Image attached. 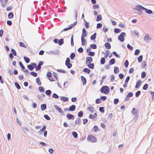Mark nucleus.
Segmentation results:
<instances>
[{
  "label": "nucleus",
  "mask_w": 154,
  "mask_h": 154,
  "mask_svg": "<svg viewBox=\"0 0 154 154\" xmlns=\"http://www.w3.org/2000/svg\"><path fill=\"white\" fill-rule=\"evenodd\" d=\"M109 88L107 86H103L100 89V91L102 93L105 94H108L109 92Z\"/></svg>",
  "instance_id": "1"
},
{
  "label": "nucleus",
  "mask_w": 154,
  "mask_h": 154,
  "mask_svg": "<svg viewBox=\"0 0 154 154\" xmlns=\"http://www.w3.org/2000/svg\"><path fill=\"white\" fill-rule=\"evenodd\" d=\"M126 36V33L125 32H122L118 36V39L121 42H123L125 40L124 37Z\"/></svg>",
  "instance_id": "2"
},
{
  "label": "nucleus",
  "mask_w": 154,
  "mask_h": 154,
  "mask_svg": "<svg viewBox=\"0 0 154 154\" xmlns=\"http://www.w3.org/2000/svg\"><path fill=\"white\" fill-rule=\"evenodd\" d=\"M37 64L35 63H32L30 64L27 65V67L28 69L31 71L33 70L36 67Z\"/></svg>",
  "instance_id": "3"
},
{
  "label": "nucleus",
  "mask_w": 154,
  "mask_h": 154,
  "mask_svg": "<svg viewBox=\"0 0 154 154\" xmlns=\"http://www.w3.org/2000/svg\"><path fill=\"white\" fill-rule=\"evenodd\" d=\"M54 107L55 109L57 110L58 112L60 113L62 115H65V113L60 108H59V106L56 105H54Z\"/></svg>",
  "instance_id": "4"
},
{
  "label": "nucleus",
  "mask_w": 154,
  "mask_h": 154,
  "mask_svg": "<svg viewBox=\"0 0 154 154\" xmlns=\"http://www.w3.org/2000/svg\"><path fill=\"white\" fill-rule=\"evenodd\" d=\"M88 140L91 142H96L97 141V139L94 136L92 135H89L87 138Z\"/></svg>",
  "instance_id": "5"
},
{
  "label": "nucleus",
  "mask_w": 154,
  "mask_h": 154,
  "mask_svg": "<svg viewBox=\"0 0 154 154\" xmlns=\"http://www.w3.org/2000/svg\"><path fill=\"white\" fill-rule=\"evenodd\" d=\"M140 6H141L140 5H138L136 6V7L137 8H136V10L138 11V14H143V12L141 10H143V9H141V8Z\"/></svg>",
  "instance_id": "6"
},
{
  "label": "nucleus",
  "mask_w": 154,
  "mask_h": 154,
  "mask_svg": "<svg viewBox=\"0 0 154 154\" xmlns=\"http://www.w3.org/2000/svg\"><path fill=\"white\" fill-rule=\"evenodd\" d=\"M140 7L141 8V9H143L145 11V12L147 14H150L152 13V11L150 10V9H147L144 7H143L142 6H140Z\"/></svg>",
  "instance_id": "7"
},
{
  "label": "nucleus",
  "mask_w": 154,
  "mask_h": 154,
  "mask_svg": "<svg viewBox=\"0 0 154 154\" xmlns=\"http://www.w3.org/2000/svg\"><path fill=\"white\" fill-rule=\"evenodd\" d=\"M43 64V62L42 61H40L37 66L35 67L36 71H38L41 68V66Z\"/></svg>",
  "instance_id": "8"
},
{
  "label": "nucleus",
  "mask_w": 154,
  "mask_h": 154,
  "mask_svg": "<svg viewBox=\"0 0 154 154\" xmlns=\"http://www.w3.org/2000/svg\"><path fill=\"white\" fill-rule=\"evenodd\" d=\"M93 61L92 58L91 57H86V64L91 63Z\"/></svg>",
  "instance_id": "9"
},
{
  "label": "nucleus",
  "mask_w": 154,
  "mask_h": 154,
  "mask_svg": "<svg viewBox=\"0 0 154 154\" xmlns=\"http://www.w3.org/2000/svg\"><path fill=\"white\" fill-rule=\"evenodd\" d=\"M66 118L68 120L73 119L74 118V116L72 114L68 113L66 115Z\"/></svg>",
  "instance_id": "10"
},
{
  "label": "nucleus",
  "mask_w": 154,
  "mask_h": 154,
  "mask_svg": "<svg viewBox=\"0 0 154 154\" xmlns=\"http://www.w3.org/2000/svg\"><path fill=\"white\" fill-rule=\"evenodd\" d=\"M144 39L146 41H149L151 39V38L149 37V35L148 33L146 34L144 38Z\"/></svg>",
  "instance_id": "11"
},
{
  "label": "nucleus",
  "mask_w": 154,
  "mask_h": 154,
  "mask_svg": "<svg viewBox=\"0 0 154 154\" xmlns=\"http://www.w3.org/2000/svg\"><path fill=\"white\" fill-rule=\"evenodd\" d=\"M141 82L142 81L140 80H139L137 81L136 82V85L135 86V88H139L141 85Z\"/></svg>",
  "instance_id": "12"
},
{
  "label": "nucleus",
  "mask_w": 154,
  "mask_h": 154,
  "mask_svg": "<svg viewBox=\"0 0 154 154\" xmlns=\"http://www.w3.org/2000/svg\"><path fill=\"white\" fill-rule=\"evenodd\" d=\"M81 79L82 82L83 84V85H85L87 82V80L86 78L83 76H81Z\"/></svg>",
  "instance_id": "13"
},
{
  "label": "nucleus",
  "mask_w": 154,
  "mask_h": 154,
  "mask_svg": "<svg viewBox=\"0 0 154 154\" xmlns=\"http://www.w3.org/2000/svg\"><path fill=\"white\" fill-rule=\"evenodd\" d=\"M75 106L74 105H72L69 107V111H73L75 110Z\"/></svg>",
  "instance_id": "14"
},
{
  "label": "nucleus",
  "mask_w": 154,
  "mask_h": 154,
  "mask_svg": "<svg viewBox=\"0 0 154 154\" xmlns=\"http://www.w3.org/2000/svg\"><path fill=\"white\" fill-rule=\"evenodd\" d=\"M88 66V67L91 69H93L94 67V63H89L88 64H86Z\"/></svg>",
  "instance_id": "15"
},
{
  "label": "nucleus",
  "mask_w": 154,
  "mask_h": 154,
  "mask_svg": "<svg viewBox=\"0 0 154 154\" xmlns=\"http://www.w3.org/2000/svg\"><path fill=\"white\" fill-rule=\"evenodd\" d=\"M77 24V22L76 21H75L74 22L73 24H70L68 28L69 29H70L73 28V27L75 26Z\"/></svg>",
  "instance_id": "16"
},
{
  "label": "nucleus",
  "mask_w": 154,
  "mask_h": 154,
  "mask_svg": "<svg viewBox=\"0 0 154 154\" xmlns=\"http://www.w3.org/2000/svg\"><path fill=\"white\" fill-rule=\"evenodd\" d=\"M41 108L42 111L45 110L47 108L46 105L45 104H41Z\"/></svg>",
  "instance_id": "17"
},
{
  "label": "nucleus",
  "mask_w": 154,
  "mask_h": 154,
  "mask_svg": "<svg viewBox=\"0 0 154 154\" xmlns=\"http://www.w3.org/2000/svg\"><path fill=\"white\" fill-rule=\"evenodd\" d=\"M46 128V126L45 125L40 130L39 133L40 134H42L43 132L44 131Z\"/></svg>",
  "instance_id": "18"
},
{
  "label": "nucleus",
  "mask_w": 154,
  "mask_h": 154,
  "mask_svg": "<svg viewBox=\"0 0 154 154\" xmlns=\"http://www.w3.org/2000/svg\"><path fill=\"white\" fill-rule=\"evenodd\" d=\"M81 122V119L79 118L78 117L75 122V125H79Z\"/></svg>",
  "instance_id": "19"
},
{
  "label": "nucleus",
  "mask_w": 154,
  "mask_h": 154,
  "mask_svg": "<svg viewBox=\"0 0 154 154\" xmlns=\"http://www.w3.org/2000/svg\"><path fill=\"white\" fill-rule=\"evenodd\" d=\"M116 62L114 58L111 59L110 60L109 63L110 65H112L114 64Z\"/></svg>",
  "instance_id": "20"
},
{
  "label": "nucleus",
  "mask_w": 154,
  "mask_h": 154,
  "mask_svg": "<svg viewBox=\"0 0 154 154\" xmlns=\"http://www.w3.org/2000/svg\"><path fill=\"white\" fill-rule=\"evenodd\" d=\"M105 46L106 48L107 49H109L111 48L110 44L108 42H106L105 44Z\"/></svg>",
  "instance_id": "21"
},
{
  "label": "nucleus",
  "mask_w": 154,
  "mask_h": 154,
  "mask_svg": "<svg viewBox=\"0 0 154 154\" xmlns=\"http://www.w3.org/2000/svg\"><path fill=\"white\" fill-rule=\"evenodd\" d=\"M60 99L61 100H63L64 102H66L68 100V98L66 97L62 96L61 97Z\"/></svg>",
  "instance_id": "22"
},
{
  "label": "nucleus",
  "mask_w": 154,
  "mask_h": 154,
  "mask_svg": "<svg viewBox=\"0 0 154 154\" xmlns=\"http://www.w3.org/2000/svg\"><path fill=\"white\" fill-rule=\"evenodd\" d=\"M83 20L84 21V23L85 24V25L86 28L87 29H88L89 27V23L87 22L85 19H83Z\"/></svg>",
  "instance_id": "23"
},
{
  "label": "nucleus",
  "mask_w": 154,
  "mask_h": 154,
  "mask_svg": "<svg viewBox=\"0 0 154 154\" xmlns=\"http://www.w3.org/2000/svg\"><path fill=\"white\" fill-rule=\"evenodd\" d=\"M131 113L133 115H135L137 113H138L137 111L135 109V108H134L132 109V111H131Z\"/></svg>",
  "instance_id": "24"
},
{
  "label": "nucleus",
  "mask_w": 154,
  "mask_h": 154,
  "mask_svg": "<svg viewBox=\"0 0 154 154\" xmlns=\"http://www.w3.org/2000/svg\"><path fill=\"white\" fill-rule=\"evenodd\" d=\"M83 71L85 72H87L88 74H89L90 73L91 70L87 68H85L83 70Z\"/></svg>",
  "instance_id": "25"
},
{
  "label": "nucleus",
  "mask_w": 154,
  "mask_h": 154,
  "mask_svg": "<svg viewBox=\"0 0 154 154\" xmlns=\"http://www.w3.org/2000/svg\"><path fill=\"white\" fill-rule=\"evenodd\" d=\"M38 90H39L40 92L41 93L44 92L45 91V89L42 86L39 87L38 88Z\"/></svg>",
  "instance_id": "26"
},
{
  "label": "nucleus",
  "mask_w": 154,
  "mask_h": 154,
  "mask_svg": "<svg viewBox=\"0 0 154 154\" xmlns=\"http://www.w3.org/2000/svg\"><path fill=\"white\" fill-rule=\"evenodd\" d=\"M58 44L59 45H61L64 43V40L63 38H61L59 40Z\"/></svg>",
  "instance_id": "27"
},
{
  "label": "nucleus",
  "mask_w": 154,
  "mask_h": 154,
  "mask_svg": "<svg viewBox=\"0 0 154 154\" xmlns=\"http://www.w3.org/2000/svg\"><path fill=\"white\" fill-rule=\"evenodd\" d=\"M97 33L95 32L91 37V40H93L95 39Z\"/></svg>",
  "instance_id": "28"
},
{
  "label": "nucleus",
  "mask_w": 154,
  "mask_h": 154,
  "mask_svg": "<svg viewBox=\"0 0 154 154\" xmlns=\"http://www.w3.org/2000/svg\"><path fill=\"white\" fill-rule=\"evenodd\" d=\"M52 92L50 90H47L45 91L46 94L48 96H50Z\"/></svg>",
  "instance_id": "29"
},
{
  "label": "nucleus",
  "mask_w": 154,
  "mask_h": 154,
  "mask_svg": "<svg viewBox=\"0 0 154 154\" xmlns=\"http://www.w3.org/2000/svg\"><path fill=\"white\" fill-rule=\"evenodd\" d=\"M119 72V68L117 66H115L114 68V72L115 74H117Z\"/></svg>",
  "instance_id": "30"
},
{
  "label": "nucleus",
  "mask_w": 154,
  "mask_h": 154,
  "mask_svg": "<svg viewBox=\"0 0 154 154\" xmlns=\"http://www.w3.org/2000/svg\"><path fill=\"white\" fill-rule=\"evenodd\" d=\"M24 60L25 61V62L26 63H28L30 61V59L28 57L26 56H25L24 57Z\"/></svg>",
  "instance_id": "31"
},
{
  "label": "nucleus",
  "mask_w": 154,
  "mask_h": 154,
  "mask_svg": "<svg viewBox=\"0 0 154 154\" xmlns=\"http://www.w3.org/2000/svg\"><path fill=\"white\" fill-rule=\"evenodd\" d=\"M82 45H85L86 44V40L85 38H81Z\"/></svg>",
  "instance_id": "32"
},
{
  "label": "nucleus",
  "mask_w": 154,
  "mask_h": 154,
  "mask_svg": "<svg viewBox=\"0 0 154 154\" xmlns=\"http://www.w3.org/2000/svg\"><path fill=\"white\" fill-rule=\"evenodd\" d=\"M106 60L104 57H102L100 60V63L101 64H104Z\"/></svg>",
  "instance_id": "33"
},
{
  "label": "nucleus",
  "mask_w": 154,
  "mask_h": 154,
  "mask_svg": "<svg viewBox=\"0 0 154 154\" xmlns=\"http://www.w3.org/2000/svg\"><path fill=\"white\" fill-rule=\"evenodd\" d=\"M88 110L92 113L94 111V108L93 107L89 106L88 107Z\"/></svg>",
  "instance_id": "34"
},
{
  "label": "nucleus",
  "mask_w": 154,
  "mask_h": 154,
  "mask_svg": "<svg viewBox=\"0 0 154 154\" xmlns=\"http://www.w3.org/2000/svg\"><path fill=\"white\" fill-rule=\"evenodd\" d=\"M36 81L37 84L39 85H41L42 83L39 78H37L36 79Z\"/></svg>",
  "instance_id": "35"
},
{
  "label": "nucleus",
  "mask_w": 154,
  "mask_h": 154,
  "mask_svg": "<svg viewBox=\"0 0 154 154\" xmlns=\"http://www.w3.org/2000/svg\"><path fill=\"white\" fill-rule=\"evenodd\" d=\"M71 45L72 46L74 45V40H73V35H72L71 37Z\"/></svg>",
  "instance_id": "36"
},
{
  "label": "nucleus",
  "mask_w": 154,
  "mask_h": 154,
  "mask_svg": "<svg viewBox=\"0 0 154 154\" xmlns=\"http://www.w3.org/2000/svg\"><path fill=\"white\" fill-rule=\"evenodd\" d=\"M8 16L9 19H11L13 17L14 14L12 12H10L8 14Z\"/></svg>",
  "instance_id": "37"
},
{
  "label": "nucleus",
  "mask_w": 154,
  "mask_h": 154,
  "mask_svg": "<svg viewBox=\"0 0 154 154\" xmlns=\"http://www.w3.org/2000/svg\"><path fill=\"white\" fill-rule=\"evenodd\" d=\"M90 47L91 48H92L94 49H96L97 48V46L96 45L94 44L91 45H90Z\"/></svg>",
  "instance_id": "38"
},
{
  "label": "nucleus",
  "mask_w": 154,
  "mask_h": 154,
  "mask_svg": "<svg viewBox=\"0 0 154 154\" xmlns=\"http://www.w3.org/2000/svg\"><path fill=\"white\" fill-rule=\"evenodd\" d=\"M102 19V16L100 15H99L97 16L96 19V21H99Z\"/></svg>",
  "instance_id": "39"
},
{
  "label": "nucleus",
  "mask_w": 154,
  "mask_h": 154,
  "mask_svg": "<svg viewBox=\"0 0 154 154\" xmlns=\"http://www.w3.org/2000/svg\"><path fill=\"white\" fill-rule=\"evenodd\" d=\"M143 58V56L142 55H140L138 58L137 60L139 63H140L142 61Z\"/></svg>",
  "instance_id": "40"
},
{
  "label": "nucleus",
  "mask_w": 154,
  "mask_h": 154,
  "mask_svg": "<svg viewBox=\"0 0 154 154\" xmlns=\"http://www.w3.org/2000/svg\"><path fill=\"white\" fill-rule=\"evenodd\" d=\"M15 85L16 88L18 89H20L21 87L20 85L16 82H15L14 83Z\"/></svg>",
  "instance_id": "41"
},
{
  "label": "nucleus",
  "mask_w": 154,
  "mask_h": 154,
  "mask_svg": "<svg viewBox=\"0 0 154 154\" xmlns=\"http://www.w3.org/2000/svg\"><path fill=\"white\" fill-rule=\"evenodd\" d=\"M78 116L79 117L81 118L83 115V113L82 111H80L79 112L78 114Z\"/></svg>",
  "instance_id": "42"
},
{
  "label": "nucleus",
  "mask_w": 154,
  "mask_h": 154,
  "mask_svg": "<svg viewBox=\"0 0 154 154\" xmlns=\"http://www.w3.org/2000/svg\"><path fill=\"white\" fill-rule=\"evenodd\" d=\"M75 56V54L74 53H72L71 54H70V57L71 59L73 60L74 59Z\"/></svg>",
  "instance_id": "43"
},
{
  "label": "nucleus",
  "mask_w": 154,
  "mask_h": 154,
  "mask_svg": "<svg viewBox=\"0 0 154 154\" xmlns=\"http://www.w3.org/2000/svg\"><path fill=\"white\" fill-rule=\"evenodd\" d=\"M72 134L73 137L75 138H76L78 137V134L76 132L73 131L72 132Z\"/></svg>",
  "instance_id": "44"
},
{
  "label": "nucleus",
  "mask_w": 154,
  "mask_h": 154,
  "mask_svg": "<svg viewBox=\"0 0 154 154\" xmlns=\"http://www.w3.org/2000/svg\"><path fill=\"white\" fill-rule=\"evenodd\" d=\"M30 74L32 75L35 77L37 76V74L33 71L31 72H30Z\"/></svg>",
  "instance_id": "45"
},
{
  "label": "nucleus",
  "mask_w": 154,
  "mask_h": 154,
  "mask_svg": "<svg viewBox=\"0 0 154 154\" xmlns=\"http://www.w3.org/2000/svg\"><path fill=\"white\" fill-rule=\"evenodd\" d=\"M121 30L119 29L115 28L114 30V32L115 33H119L121 32Z\"/></svg>",
  "instance_id": "46"
},
{
  "label": "nucleus",
  "mask_w": 154,
  "mask_h": 154,
  "mask_svg": "<svg viewBox=\"0 0 154 154\" xmlns=\"http://www.w3.org/2000/svg\"><path fill=\"white\" fill-rule=\"evenodd\" d=\"M146 76V74L145 72H143L141 73V77L142 78H144Z\"/></svg>",
  "instance_id": "47"
},
{
  "label": "nucleus",
  "mask_w": 154,
  "mask_h": 154,
  "mask_svg": "<svg viewBox=\"0 0 154 154\" xmlns=\"http://www.w3.org/2000/svg\"><path fill=\"white\" fill-rule=\"evenodd\" d=\"M88 55L91 56H93L95 55V53L94 52L90 51L88 52Z\"/></svg>",
  "instance_id": "48"
},
{
  "label": "nucleus",
  "mask_w": 154,
  "mask_h": 154,
  "mask_svg": "<svg viewBox=\"0 0 154 154\" xmlns=\"http://www.w3.org/2000/svg\"><path fill=\"white\" fill-rule=\"evenodd\" d=\"M104 107H100L99 108V110L102 113H104Z\"/></svg>",
  "instance_id": "49"
},
{
  "label": "nucleus",
  "mask_w": 154,
  "mask_h": 154,
  "mask_svg": "<svg viewBox=\"0 0 154 154\" xmlns=\"http://www.w3.org/2000/svg\"><path fill=\"white\" fill-rule=\"evenodd\" d=\"M11 51L12 52L11 53H12L13 55H14L15 56L17 55V54L16 52L14 49H11Z\"/></svg>",
  "instance_id": "50"
},
{
  "label": "nucleus",
  "mask_w": 154,
  "mask_h": 154,
  "mask_svg": "<svg viewBox=\"0 0 154 154\" xmlns=\"http://www.w3.org/2000/svg\"><path fill=\"white\" fill-rule=\"evenodd\" d=\"M69 85V82H65L63 84V87L64 88H66Z\"/></svg>",
  "instance_id": "51"
},
{
  "label": "nucleus",
  "mask_w": 154,
  "mask_h": 154,
  "mask_svg": "<svg viewBox=\"0 0 154 154\" xmlns=\"http://www.w3.org/2000/svg\"><path fill=\"white\" fill-rule=\"evenodd\" d=\"M141 94V91H137L135 93V96L136 97H138Z\"/></svg>",
  "instance_id": "52"
},
{
  "label": "nucleus",
  "mask_w": 154,
  "mask_h": 154,
  "mask_svg": "<svg viewBox=\"0 0 154 154\" xmlns=\"http://www.w3.org/2000/svg\"><path fill=\"white\" fill-rule=\"evenodd\" d=\"M146 66V62L145 61H143L142 63L141 66L145 68Z\"/></svg>",
  "instance_id": "53"
},
{
  "label": "nucleus",
  "mask_w": 154,
  "mask_h": 154,
  "mask_svg": "<svg viewBox=\"0 0 154 154\" xmlns=\"http://www.w3.org/2000/svg\"><path fill=\"white\" fill-rule=\"evenodd\" d=\"M44 117L45 118V119L48 120H50L51 119L47 115H44Z\"/></svg>",
  "instance_id": "54"
},
{
  "label": "nucleus",
  "mask_w": 154,
  "mask_h": 154,
  "mask_svg": "<svg viewBox=\"0 0 154 154\" xmlns=\"http://www.w3.org/2000/svg\"><path fill=\"white\" fill-rule=\"evenodd\" d=\"M129 65V62L127 60H126L125 61V62L124 63V66L126 68H127Z\"/></svg>",
  "instance_id": "55"
},
{
  "label": "nucleus",
  "mask_w": 154,
  "mask_h": 154,
  "mask_svg": "<svg viewBox=\"0 0 154 154\" xmlns=\"http://www.w3.org/2000/svg\"><path fill=\"white\" fill-rule=\"evenodd\" d=\"M148 85L147 84H145L143 87V89L144 90H146L148 88Z\"/></svg>",
  "instance_id": "56"
},
{
  "label": "nucleus",
  "mask_w": 154,
  "mask_h": 154,
  "mask_svg": "<svg viewBox=\"0 0 154 154\" xmlns=\"http://www.w3.org/2000/svg\"><path fill=\"white\" fill-rule=\"evenodd\" d=\"M94 131L95 132H96L99 131L98 127L97 125H95L94 127Z\"/></svg>",
  "instance_id": "57"
},
{
  "label": "nucleus",
  "mask_w": 154,
  "mask_h": 154,
  "mask_svg": "<svg viewBox=\"0 0 154 154\" xmlns=\"http://www.w3.org/2000/svg\"><path fill=\"white\" fill-rule=\"evenodd\" d=\"M19 45L20 46L22 47H23L24 48H26V46L22 42H20L19 43Z\"/></svg>",
  "instance_id": "58"
},
{
  "label": "nucleus",
  "mask_w": 154,
  "mask_h": 154,
  "mask_svg": "<svg viewBox=\"0 0 154 154\" xmlns=\"http://www.w3.org/2000/svg\"><path fill=\"white\" fill-rule=\"evenodd\" d=\"M127 48L129 49V50H130L131 51H132L133 49V47L132 46H131L130 45L128 44H127Z\"/></svg>",
  "instance_id": "59"
},
{
  "label": "nucleus",
  "mask_w": 154,
  "mask_h": 154,
  "mask_svg": "<svg viewBox=\"0 0 154 154\" xmlns=\"http://www.w3.org/2000/svg\"><path fill=\"white\" fill-rule=\"evenodd\" d=\"M52 97L55 99H57L59 98V96L55 93H54L52 95Z\"/></svg>",
  "instance_id": "60"
},
{
  "label": "nucleus",
  "mask_w": 154,
  "mask_h": 154,
  "mask_svg": "<svg viewBox=\"0 0 154 154\" xmlns=\"http://www.w3.org/2000/svg\"><path fill=\"white\" fill-rule=\"evenodd\" d=\"M106 75H104L102 77V79H101L100 80V83L101 85L103 83L104 81V79L105 78H106Z\"/></svg>",
  "instance_id": "61"
},
{
  "label": "nucleus",
  "mask_w": 154,
  "mask_h": 154,
  "mask_svg": "<svg viewBox=\"0 0 154 154\" xmlns=\"http://www.w3.org/2000/svg\"><path fill=\"white\" fill-rule=\"evenodd\" d=\"M119 101V99L118 98H116L114 99V104L115 105L117 104Z\"/></svg>",
  "instance_id": "62"
},
{
  "label": "nucleus",
  "mask_w": 154,
  "mask_h": 154,
  "mask_svg": "<svg viewBox=\"0 0 154 154\" xmlns=\"http://www.w3.org/2000/svg\"><path fill=\"white\" fill-rule=\"evenodd\" d=\"M78 51L79 53H82L83 51V48L82 47H80L78 49Z\"/></svg>",
  "instance_id": "63"
},
{
  "label": "nucleus",
  "mask_w": 154,
  "mask_h": 154,
  "mask_svg": "<svg viewBox=\"0 0 154 154\" xmlns=\"http://www.w3.org/2000/svg\"><path fill=\"white\" fill-rule=\"evenodd\" d=\"M140 52V51L139 49H137L135 51L134 54V55H138L139 54Z\"/></svg>",
  "instance_id": "64"
}]
</instances>
